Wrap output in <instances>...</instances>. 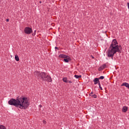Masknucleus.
<instances>
[{
    "instance_id": "obj_8",
    "label": "nucleus",
    "mask_w": 129,
    "mask_h": 129,
    "mask_svg": "<svg viewBox=\"0 0 129 129\" xmlns=\"http://www.w3.org/2000/svg\"><path fill=\"white\" fill-rule=\"evenodd\" d=\"M89 96L93 97V98H96L97 97V96L96 94L91 95V94H90Z\"/></svg>"
},
{
    "instance_id": "obj_15",
    "label": "nucleus",
    "mask_w": 129,
    "mask_h": 129,
    "mask_svg": "<svg viewBox=\"0 0 129 129\" xmlns=\"http://www.w3.org/2000/svg\"><path fill=\"white\" fill-rule=\"evenodd\" d=\"M101 67H102V69L103 70V69H105V68L106 67V64H104L102 66H101Z\"/></svg>"
},
{
    "instance_id": "obj_19",
    "label": "nucleus",
    "mask_w": 129,
    "mask_h": 129,
    "mask_svg": "<svg viewBox=\"0 0 129 129\" xmlns=\"http://www.w3.org/2000/svg\"><path fill=\"white\" fill-rule=\"evenodd\" d=\"M35 35H36V32L32 33V36H35Z\"/></svg>"
},
{
    "instance_id": "obj_7",
    "label": "nucleus",
    "mask_w": 129,
    "mask_h": 129,
    "mask_svg": "<svg viewBox=\"0 0 129 129\" xmlns=\"http://www.w3.org/2000/svg\"><path fill=\"white\" fill-rule=\"evenodd\" d=\"M127 107L126 106H123L122 109V112H126L127 111Z\"/></svg>"
},
{
    "instance_id": "obj_23",
    "label": "nucleus",
    "mask_w": 129,
    "mask_h": 129,
    "mask_svg": "<svg viewBox=\"0 0 129 129\" xmlns=\"http://www.w3.org/2000/svg\"><path fill=\"white\" fill-rule=\"evenodd\" d=\"M43 123H46V121L43 120Z\"/></svg>"
},
{
    "instance_id": "obj_26",
    "label": "nucleus",
    "mask_w": 129,
    "mask_h": 129,
    "mask_svg": "<svg viewBox=\"0 0 129 129\" xmlns=\"http://www.w3.org/2000/svg\"><path fill=\"white\" fill-rule=\"evenodd\" d=\"M34 33H36V30H35V31H34Z\"/></svg>"
},
{
    "instance_id": "obj_17",
    "label": "nucleus",
    "mask_w": 129,
    "mask_h": 129,
    "mask_svg": "<svg viewBox=\"0 0 129 129\" xmlns=\"http://www.w3.org/2000/svg\"><path fill=\"white\" fill-rule=\"evenodd\" d=\"M98 70H99V71H101V70H103V69H102V67H100L98 68Z\"/></svg>"
},
{
    "instance_id": "obj_2",
    "label": "nucleus",
    "mask_w": 129,
    "mask_h": 129,
    "mask_svg": "<svg viewBox=\"0 0 129 129\" xmlns=\"http://www.w3.org/2000/svg\"><path fill=\"white\" fill-rule=\"evenodd\" d=\"M118 44L116 39H113L109 48L107 56L109 58L111 57L112 60H113V56L116 52L121 53V46L117 45Z\"/></svg>"
},
{
    "instance_id": "obj_16",
    "label": "nucleus",
    "mask_w": 129,
    "mask_h": 129,
    "mask_svg": "<svg viewBox=\"0 0 129 129\" xmlns=\"http://www.w3.org/2000/svg\"><path fill=\"white\" fill-rule=\"evenodd\" d=\"M98 85L100 89H101V90H102L103 89H102V87H101V85H100V82L98 83Z\"/></svg>"
},
{
    "instance_id": "obj_9",
    "label": "nucleus",
    "mask_w": 129,
    "mask_h": 129,
    "mask_svg": "<svg viewBox=\"0 0 129 129\" xmlns=\"http://www.w3.org/2000/svg\"><path fill=\"white\" fill-rule=\"evenodd\" d=\"M62 81H63V82H65L66 83H68V81L67 80V78H63L62 79Z\"/></svg>"
},
{
    "instance_id": "obj_25",
    "label": "nucleus",
    "mask_w": 129,
    "mask_h": 129,
    "mask_svg": "<svg viewBox=\"0 0 129 129\" xmlns=\"http://www.w3.org/2000/svg\"><path fill=\"white\" fill-rule=\"evenodd\" d=\"M91 95V94H93V92H91V93H90Z\"/></svg>"
},
{
    "instance_id": "obj_13",
    "label": "nucleus",
    "mask_w": 129,
    "mask_h": 129,
    "mask_svg": "<svg viewBox=\"0 0 129 129\" xmlns=\"http://www.w3.org/2000/svg\"><path fill=\"white\" fill-rule=\"evenodd\" d=\"M75 78H76L77 79H78V78H81V75H75Z\"/></svg>"
},
{
    "instance_id": "obj_6",
    "label": "nucleus",
    "mask_w": 129,
    "mask_h": 129,
    "mask_svg": "<svg viewBox=\"0 0 129 129\" xmlns=\"http://www.w3.org/2000/svg\"><path fill=\"white\" fill-rule=\"evenodd\" d=\"M121 86H125V87H126L129 89V84L127 83H123Z\"/></svg>"
},
{
    "instance_id": "obj_24",
    "label": "nucleus",
    "mask_w": 129,
    "mask_h": 129,
    "mask_svg": "<svg viewBox=\"0 0 129 129\" xmlns=\"http://www.w3.org/2000/svg\"><path fill=\"white\" fill-rule=\"evenodd\" d=\"M55 49H57V50H58V49H59L57 47H55Z\"/></svg>"
},
{
    "instance_id": "obj_5",
    "label": "nucleus",
    "mask_w": 129,
    "mask_h": 129,
    "mask_svg": "<svg viewBox=\"0 0 129 129\" xmlns=\"http://www.w3.org/2000/svg\"><path fill=\"white\" fill-rule=\"evenodd\" d=\"M58 57L59 58H64V59H65V58L66 59H70V56L65 55V54H59L58 55Z\"/></svg>"
},
{
    "instance_id": "obj_11",
    "label": "nucleus",
    "mask_w": 129,
    "mask_h": 129,
    "mask_svg": "<svg viewBox=\"0 0 129 129\" xmlns=\"http://www.w3.org/2000/svg\"><path fill=\"white\" fill-rule=\"evenodd\" d=\"M69 60H70V58H64L63 61H64L66 63H69Z\"/></svg>"
},
{
    "instance_id": "obj_14",
    "label": "nucleus",
    "mask_w": 129,
    "mask_h": 129,
    "mask_svg": "<svg viewBox=\"0 0 129 129\" xmlns=\"http://www.w3.org/2000/svg\"><path fill=\"white\" fill-rule=\"evenodd\" d=\"M0 129H7L4 125H0Z\"/></svg>"
},
{
    "instance_id": "obj_28",
    "label": "nucleus",
    "mask_w": 129,
    "mask_h": 129,
    "mask_svg": "<svg viewBox=\"0 0 129 129\" xmlns=\"http://www.w3.org/2000/svg\"><path fill=\"white\" fill-rule=\"evenodd\" d=\"M92 58H94V57L92 56Z\"/></svg>"
},
{
    "instance_id": "obj_18",
    "label": "nucleus",
    "mask_w": 129,
    "mask_h": 129,
    "mask_svg": "<svg viewBox=\"0 0 129 129\" xmlns=\"http://www.w3.org/2000/svg\"><path fill=\"white\" fill-rule=\"evenodd\" d=\"M98 79H99V80L104 79V76H101Z\"/></svg>"
},
{
    "instance_id": "obj_22",
    "label": "nucleus",
    "mask_w": 129,
    "mask_h": 129,
    "mask_svg": "<svg viewBox=\"0 0 129 129\" xmlns=\"http://www.w3.org/2000/svg\"><path fill=\"white\" fill-rule=\"evenodd\" d=\"M97 83H99V82H96L94 83V84H97Z\"/></svg>"
},
{
    "instance_id": "obj_12",
    "label": "nucleus",
    "mask_w": 129,
    "mask_h": 129,
    "mask_svg": "<svg viewBox=\"0 0 129 129\" xmlns=\"http://www.w3.org/2000/svg\"><path fill=\"white\" fill-rule=\"evenodd\" d=\"M94 82H99V79L96 78H95L93 80Z\"/></svg>"
},
{
    "instance_id": "obj_3",
    "label": "nucleus",
    "mask_w": 129,
    "mask_h": 129,
    "mask_svg": "<svg viewBox=\"0 0 129 129\" xmlns=\"http://www.w3.org/2000/svg\"><path fill=\"white\" fill-rule=\"evenodd\" d=\"M34 76L37 79H42L43 81H47V82H52V78L50 76L46 75L45 72H40L39 71H35L34 72Z\"/></svg>"
},
{
    "instance_id": "obj_1",
    "label": "nucleus",
    "mask_w": 129,
    "mask_h": 129,
    "mask_svg": "<svg viewBox=\"0 0 129 129\" xmlns=\"http://www.w3.org/2000/svg\"><path fill=\"white\" fill-rule=\"evenodd\" d=\"M10 105H14L15 107H19L20 109H27L29 106L28 99L25 97H20L18 99H11L8 101Z\"/></svg>"
},
{
    "instance_id": "obj_20",
    "label": "nucleus",
    "mask_w": 129,
    "mask_h": 129,
    "mask_svg": "<svg viewBox=\"0 0 129 129\" xmlns=\"http://www.w3.org/2000/svg\"><path fill=\"white\" fill-rule=\"evenodd\" d=\"M6 22H10V19H6Z\"/></svg>"
},
{
    "instance_id": "obj_10",
    "label": "nucleus",
    "mask_w": 129,
    "mask_h": 129,
    "mask_svg": "<svg viewBox=\"0 0 129 129\" xmlns=\"http://www.w3.org/2000/svg\"><path fill=\"white\" fill-rule=\"evenodd\" d=\"M15 58L17 61H20V58H19V56L18 55H15Z\"/></svg>"
},
{
    "instance_id": "obj_27",
    "label": "nucleus",
    "mask_w": 129,
    "mask_h": 129,
    "mask_svg": "<svg viewBox=\"0 0 129 129\" xmlns=\"http://www.w3.org/2000/svg\"><path fill=\"white\" fill-rule=\"evenodd\" d=\"M40 107H42V106H41V105H40Z\"/></svg>"
},
{
    "instance_id": "obj_21",
    "label": "nucleus",
    "mask_w": 129,
    "mask_h": 129,
    "mask_svg": "<svg viewBox=\"0 0 129 129\" xmlns=\"http://www.w3.org/2000/svg\"><path fill=\"white\" fill-rule=\"evenodd\" d=\"M68 83H72V81H68Z\"/></svg>"
},
{
    "instance_id": "obj_4",
    "label": "nucleus",
    "mask_w": 129,
    "mask_h": 129,
    "mask_svg": "<svg viewBox=\"0 0 129 129\" xmlns=\"http://www.w3.org/2000/svg\"><path fill=\"white\" fill-rule=\"evenodd\" d=\"M32 32H33V29H32V28L29 27H26L24 29V33L25 34H27V35L31 34V33H32Z\"/></svg>"
}]
</instances>
